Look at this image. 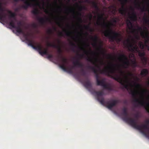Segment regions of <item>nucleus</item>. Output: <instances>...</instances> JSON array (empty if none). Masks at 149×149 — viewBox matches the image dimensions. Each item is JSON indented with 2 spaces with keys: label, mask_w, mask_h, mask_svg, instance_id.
Returning a JSON list of instances; mask_svg holds the SVG:
<instances>
[{
  "label": "nucleus",
  "mask_w": 149,
  "mask_h": 149,
  "mask_svg": "<svg viewBox=\"0 0 149 149\" xmlns=\"http://www.w3.org/2000/svg\"><path fill=\"white\" fill-rule=\"evenodd\" d=\"M93 7L95 9L98 10L99 9L98 7L97 4L95 2L92 1L91 2Z\"/></svg>",
  "instance_id": "31"
},
{
  "label": "nucleus",
  "mask_w": 149,
  "mask_h": 149,
  "mask_svg": "<svg viewBox=\"0 0 149 149\" xmlns=\"http://www.w3.org/2000/svg\"><path fill=\"white\" fill-rule=\"evenodd\" d=\"M139 45L140 48L142 49H143L145 46V45H144L143 43L141 42H139Z\"/></svg>",
  "instance_id": "32"
},
{
  "label": "nucleus",
  "mask_w": 149,
  "mask_h": 149,
  "mask_svg": "<svg viewBox=\"0 0 149 149\" xmlns=\"http://www.w3.org/2000/svg\"><path fill=\"white\" fill-rule=\"evenodd\" d=\"M127 26L128 28L130 30H132L133 31H140L141 32V33H143L144 34H145L146 31V30L145 29V27H144V30L143 31L142 28L141 27L138 26L137 29H135L134 28L132 22L130 20L127 19L126 20Z\"/></svg>",
  "instance_id": "9"
},
{
  "label": "nucleus",
  "mask_w": 149,
  "mask_h": 149,
  "mask_svg": "<svg viewBox=\"0 0 149 149\" xmlns=\"http://www.w3.org/2000/svg\"><path fill=\"white\" fill-rule=\"evenodd\" d=\"M92 93L97 96V100L101 104L106 106L110 109H111L118 103L119 101L116 100H112L109 101H104V98L102 97L104 94V92L102 91H94L92 92Z\"/></svg>",
  "instance_id": "3"
},
{
  "label": "nucleus",
  "mask_w": 149,
  "mask_h": 149,
  "mask_svg": "<svg viewBox=\"0 0 149 149\" xmlns=\"http://www.w3.org/2000/svg\"><path fill=\"white\" fill-rule=\"evenodd\" d=\"M113 22H114V23H116L117 22L116 18H113Z\"/></svg>",
  "instance_id": "52"
},
{
  "label": "nucleus",
  "mask_w": 149,
  "mask_h": 149,
  "mask_svg": "<svg viewBox=\"0 0 149 149\" xmlns=\"http://www.w3.org/2000/svg\"><path fill=\"white\" fill-rule=\"evenodd\" d=\"M79 49L81 50L84 51L85 54L87 55H88L89 51L86 50L84 48L82 47H79Z\"/></svg>",
  "instance_id": "38"
},
{
  "label": "nucleus",
  "mask_w": 149,
  "mask_h": 149,
  "mask_svg": "<svg viewBox=\"0 0 149 149\" xmlns=\"http://www.w3.org/2000/svg\"><path fill=\"white\" fill-rule=\"evenodd\" d=\"M143 20L145 23L149 25V19L147 17H143Z\"/></svg>",
  "instance_id": "35"
},
{
  "label": "nucleus",
  "mask_w": 149,
  "mask_h": 149,
  "mask_svg": "<svg viewBox=\"0 0 149 149\" xmlns=\"http://www.w3.org/2000/svg\"><path fill=\"white\" fill-rule=\"evenodd\" d=\"M8 13L10 14V21L12 20L10 19V18H13L15 21H16L17 20L15 18V15L14 13L8 10Z\"/></svg>",
  "instance_id": "25"
},
{
  "label": "nucleus",
  "mask_w": 149,
  "mask_h": 149,
  "mask_svg": "<svg viewBox=\"0 0 149 149\" xmlns=\"http://www.w3.org/2000/svg\"><path fill=\"white\" fill-rule=\"evenodd\" d=\"M129 57L130 58V57H133V58H134H134H135V57H134V54H132L131 55H130Z\"/></svg>",
  "instance_id": "51"
},
{
  "label": "nucleus",
  "mask_w": 149,
  "mask_h": 149,
  "mask_svg": "<svg viewBox=\"0 0 149 149\" xmlns=\"http://www.w3.org/2000/svg\"><path fill=\"white\" fill-rule=\"evenodd\" d=\"M33 27L34 28H36L37 27V25L36 24H33Z\"/></svg>",
  "instance_id": "59"
},
{
  "label": "nucleus",
  "mask_w": 149,
  "mask_h": 149,
  "mask_svg": "<svg viewBox=\"0 0 149 149\" xmlns=\"http://www.w3.org/2000/svg\"><path fill=\"white\" fill-rule=\"evenodd\" d=\"M70 45L72 47V50L74 51V48L76 47V45L75 43L72 42H70Z\"/></svg>",
  "instance_id": "39"
},
{
  "label": "nucleus",
  "mask_w": 149,
  "mask_h": 149,
  "mask_svg": "<svg viewBox=\"0 0 149 149\" xmlns=\"http://www.w3.org/2000/svg\"><path fill=\"white\" fill-rule=\"evenodd\" d=\"M78 19L79 20V21L80 22H82V19L80 17H79L78 18Z\"/></svg>",
  "instance_id": "58"
},
{
  "label": "nucleus",
  "mask_w": 149,
  "mask_h": 149,
  "mask_svg": "<svg viewBox=\"0 0 149 149\" xmlns=\"http://www.w3.org/2000/svg\"><path fill=\"white\" fill-rule=\"evenodd\" d=\"M131 122L132 127L140 131L146 136H148L149 134L145 130H149V119L145 121V124H142L140 125H137L136 122L134 119H131Z\"/></svg>",
  "instance_id": "4"
},
{
  "label": "nucleus",
  "mask_w": 149,
  "mask_h": 149,
  "mask_svg": "<svg viewBox=\"0 0 149 149\" xmlns=\"http://www.w3.org/2000/svg\"><path fill=\"white\" fill-rule=\"evenodd\" d=\"M89 52L92 54L96 56V57L93 59L91 57L88 56L87 60L93 64L96 65L97 67L99 69L101 73L107 74L117 81L122 85L125 88L128 89L129 88V85L126 84L129 82L128 77L125 75L124 72L120 68L119 65L110 63V66L101 70L100 67L96 64V63L98 61L97 56L99 55V53L93 52L91 49Z\"/></svg>",
  "instance_id": "1"
},
{
  "label": "nucleus",
  "mask_w": 149,
  "mask_h": 149,
  "mask_svg": "<svg viewBox=\"0 0 149 149\" xmlns=\"http://www.w3.org/2000/svg\"><path fill=\"white\" fill-rule=\"evenodd\" d=\"M48 46L49 47H53L56 48L57 47L56 45L54 44H53L51 43H48Z\"/></svg>",
  "instance_id": "42"
},
{
  "label": "nucleus",
  "mask_w": 149,
  "mask_h": 149,
  "mask_svg": "<svg viewBox=\"0 0 149 149\" xmlns=\"http://www.w3.org/2000/svg\"><path fill=\"white\" fill-rule=\"evenodd\" d=\"M130 9L132 11V15L129 17L130 19L133 21H136L137 19V17L136 13L134 11V8L131 7L130 8Z\"/></svg>",
  "instance_id": "17"
},
{
  "label": "nucleus",
  "mask_w": 149,
  "mask_h": 149,
  "mask_svg": "<svg viewBox=\"0 0 149 149\" xmlns=\"http://www.w3.org/2000/svg\"><path fill=\"white\" fill-rule=\"evenodd\" d=\"M31 13L35 15H38L39 14L38 10L36 8L32 10L31 11Z\"/></svg>",
  "instance_id": "33"
},
{
  "label": "nucleus",
  "mask_w": 149,
  "mask_h": 149,
  "mask_svg": "<svg viewBox=\"0 0 149 149\" xmlns=\"http://www.w3.org/2000/svg\"><path fill=\"white\" fill-rule=\"evenodd\" d=\"M91 39L93 41H94V42L92 44V45L93 47H97V42L98 40V38L97 36H95L94 37L91 36Z\"/></svg>",
  "instance_id": "20"
},
{
  "label": "nucleus",
  "mask_w": 149,
  "mask_h": 149,
  "mask_svg": "<svg viewBox=\"0 0 149 149\" xmlns=\"http://www.w3.org/2000/svg\"><path fill=\"white\" fill-rule=\"evenodd\" d=\"M128 75L129 76H133V74L132 73L129 72L128 73Z\"/></svg>",
  "instance_id": "49"
},
{
  "label": "nucleus",
  "mask_w": 149,
  "mask_h": 149,
  "mask_svg": "<svg viewBox=\"0 0 149 149\" xmlns=\"http://www.w3.org/2000/svg\"><path fill=\"white\" fill-rule=\"evenodd\" d=\"M141 60L143 64H146L147 63V58L144 56L141 58Z\"/></svg>",
  "instance_id": "29"
},
{
  "label": "nucleus",
  "mask_w": 149,
  "mask_h": 149,
  "mask_svg": "<svg viewBox=\"0 0 149 149\" xmlns=\"http://www.w3.org/2000/svg\"><path fill=\"white\" fill-rule=\"evenodd\" d=\"M37 19L42 25H44L46 21L50 23L51 22V19L48 18H46L45 19L44 18L38 17Z\"/></svg>",
  "instance_id": "16"
},
{
  "label": "nucleus",
  "mask_w": 149,
  "mask_h": 149,
  "mask_svg": "<svg viewBox=\"0 0 149 149\" xmlns=\"http://www.w3.org/2000/svg\"><path fill=\"white\" fill-rule=\"evenodd\" d=\"M77 55L79 56V58H81L83 57V55L78 54Z\"/></svg>",
  "instance_id": "46"
},
{
  "label": "nucleus",
  "mask_w": 149,
  "mask_h": 149,
  "mask_svg": "<svg viewBox=\"0 0 149 149\" xmlns=\"http://www.w3.org/2000/svg\"><path fill=\"white\" fill-rule=\"evenodd\" d=\"M84 27L85 29L91 32H93L94 31L90 27L89 25H84Z\"/></svg>",
  "instance_id": "27"
},
{
  "label": "nucleus",
  "mask_w": 149,
  "mask_h": 149,
  "mask_svg": "<svg viewBox=\"0 0 149 149\" xmlns=\"http://www.w3.org/2000/svg\"><path fill=\"white\" fill-rule=\"evenodd\" d=\"M73 63L75 66H77L81 68L84 67L83 64L80 62L79 58H77L76 61L73 62Z\"/></svg>",
  "instance_id": "21"
},
{
  "label": "nucleus",
  "mask_w": 149,
  "mask_h": 149,
  "mask_svg": "<svg viewBox=\"0 0 149 149\" xmlns=\"http://www.w3.org/2000/svg\"><path fill=\"white\" fill-rule=\"evenodd\" d=\"M137 53H138L139 56L141 58L145 56L146 53L143 50L141 51L139 50Z\"/></svg>",
  "instance_id": "26"
},
{
  "label": "nucleus",
  "mask_w": 149,
  "mask_h": 149,
  "mask_svg": "<svg viewBox=\"0 0 149 149\" xmlns=\"http://www.w3.org/2000/svg\"><path fill=\"white\" fill-rule=\"evenodd\" d=\"M129 85L130 86H131L133 87V86L131 83H130Z\"/></svg>",
  "instance_id": "64"
},
{
  "label": "nucleus",
  "mask_w": 149,
  "mask_h": 149,
  "mask_svg": "<svg viewBox=\"0 0 149 149\" xmlns=\"http://www.w3.org/2000/svg\"><path fill=\"white\" fill-rule=\"evenodd\" d=\"M57 59L62 62V64L60 66V67L64 71H67V68L65 67V64L68 63L67 59L64 58L62 56H59Z\"/></svg>",
  "instance_id": "13"
},
{
  "label": "nucleus",
  "mask_w": 149,
  "mask_h": 149,
  "mask_svg": "<svg viewBox=\"0 0 149 149\" xmlns=\"http://www.w3.org/2000/svg\"><path fill=\"white\" fill-rule=\"evenodd\" d=\"M145 46H146L148 48V49L149 51V44H146L145 45Z\"/></svg>",
  "instance_id": "55"
},
{
  "label": "nucleus",
  "mask_w": 149,
  "mask_h": 149,
  "mask_svg": "<svg viewBox=\"0 0 149 149\" xmlns=\"http://www.w3.org/2000/svg\"><path fill=\"white\" fill-rule=\"evenodd\" d=\"M137 92L136 91L131 89L130 94H131L134 99V102L138 103V105H141L144 106L146 107V109L147 111L149 113V108L147 107L149 106V102L147 103L144 100L143 97L141 100H140L139 99L136 98Z\"/></svg>",
  "instance_id": "5"
},
{
  "label": "nucleus",
  "mask_w": 149,
  "mask_h": 149,
  "mask_svg": "<svg viewBox=\"0 0 149 149\" xmlns=\"http://www.w3.org/2000/svg\"><path fill=\"white\" fill-rule=\"evenodd\" d=\"M97 49L98 51H101L102 54L104 55L106 54L103 51L101 46H100L97 48Z\"/></svg>",
  "instance_id": "37"
},
{
  "label": "nucleus",
  "mask_w": 149,
  "mask_h": 149,
  "mask_svg": "<svg viewBox=\"0 0 149 149\" xmlns=\"http://www.w3.org/2000/svg\"><path fill=\"white\" fill-rule=\"evenodd\" d=\"M122 114L125 117L124 119L126 122L129 123L131 126V120L134 119L128 117V114L127 111V109L125 107L123 108L122 109Z\"/></svg>",
  "instance_id": "12"
},
{
  "label": "nucleus",
  "mask_w": 149,
  "mask_h": 149,
  "mask_svg": "<svg viewBox=\"0 0 149 149\" xmlns=\"http://www.w3.org/2000/svg\"><path fill=\"white\" fill-rule=\"evenodd\" d=\"M132 40L133 42V43L131 42L130 39H128L127 40L128 49L130 51L135 53H137L139 50V48L136 44L135 41L133 39H132Z\"/></svg>",
  "instance_id": "8"
},
{
  "label": "nucleus",
  "mask_w": 149,
  "mask_h": 149,
  "mask_svg": "<svg viewBox=\"0 0 149 149\" xmlns=\"http://www.w3.org/2000/svg\"><path fill=\"white\" fill-rule=\"evenodd\" d=\"M4 10L2 6L1 3H0V20H2L3 19L6 18V15L4 14Z\"/></svg>",
  "instance_id": "18"
},
{
  "label": "nucleus",
  "mask_w": 149,
  "mask_h": 149,
  "mask_svg": "<svg viewBox=\"0 0 149 149\" xmlns=\"http://www.w3.org/2000/svg\"><path fill=\"white\" fill-rule=\"evenodd\" d=\"M89 18H90V19H91L92 17V15L91 13L89 15Z\"/></svg>",
  "instance_id": "56"
},
{
  "label": "nucleus",
  "mask_w": 149,
  "mask_h": 149,
  "mask_svg": "<svg viewBox=\"0 0 149 149\" xmlns=\"http://www.w3.org/2000/svg\"><path fill=\"white\" fill-rule=\"evenodd\" d=\"M120 1L122 2V4L123 5L122 6L121 8L119 9V13L122 15H125L127 12V9L125 7L124 3H127V0H120Z\"/></svg>",
  "instance_id": "14"
},
{
  "label": "nucleus",
  "mask_w": 149,
  "mask_h": 149,
  "mask_svg": "<svg viewBox=\"0 0 149 149\" xmlns=\"http://www.w3.org/2000/svg\"><path fill=\"white\" fill-rule=\"evenodd\" d=\"M100 64L101 65H103L104 64V63L103 61H100Z\"/></svg>",
  "instance_id": "53"
},
{
  "label": "nucleus",
  "mask_w": 149,
  "mask_h": 149,
  "mask_svg": "<svg viewBox=\"0 0 149 149\" xmlns=\"http://www.w3.org/2000/svg\"><path fill=\"white\" fill-rule=\"evenodd\" d=\"M77 6H78L79 10L80 11L78 12L77 13L78 15L80 16L81 15V13L80 12H81L83 10V6H79L77 4Z\"/></svg>",
  "instance_id": "30"
},
{
  "label": "nucleus",
  "mask_w": 149,
  "mask_h": 149,
  "mask_svg": "<svg viewBox=\"0 0 149 149\" xmlns=\"http://www.w3.org/2000/svg\"><path fill=\"white\" fill-rule=\"evenodd\" d=\"M148 92V90L147 89H145L142 91V92L143 93H145Z\"/></svg>",
  "instance_id": "48"
},
{
  "label": "nucleus",
  "mask_w": 149,
  "mask_h": 149,
  "mask_svg": "<svg viewBox=\"0 0 149 149\" xmlns=\"http://www.w3.org/2000/svg\"><path fill=\"white\" fill-rule=\"evenodd\" d=\"M52 30H51V29H49L48 31V32L49 33H52Z\"/></svg>",
  "instance_id": "63"
},
{
  "label": "nucleus",
  "mask_w": 149,
  "mask_h": 149,
  "mask_svg": "<svg viewBox=\"0 0 149 149\" xmlns=\"http://www.w3.org/2000/svg\"><path fill=\"white\" fill-rule=\"evenodd\" d=\"M139 117V114L138 113H137L135 114V119H134L136 121V123H137V120H138V119ZM136 124H137V123H136Z\"/></svg>",
  "instance_id": "40"
},
{
  "label": "nucleus",
  "mask_w": 149,
  "mask_h": 149,
  "mask_svg": "<svg viewBox=\"0 0 149 149\" xmlns=\"http://www.w3.org/2000/svg\"><path fill=\"white\" fill-rule=\"evenodd\" d=\"M98 21L97 22V24L98 25L108 28L103 32L104 36L108 38L112 42L116 41L118 43L120 42L121 40V38H120V34L117 32L113 31L110 28L109 24L105 22L103 17V14L100 15L98 13Z\"/></svg>",
  "instance_id": "2"
},
{
  "label": "nucleus",
  "mask_w": 149,
  "mask_h": 149,
  "mask_svg": "<svg viewBox=\"0 0 149 149\" xmlns=\"http://www.w3.org/2000/svg\"><path fill=\"white\" fill-rule=\"evenodd\" d=\"M59 36H63V33L61 32H60L59 33Z\"/></svg>",
  "instance_id": "50"
},
{
  "label": "nucleus",
  "mask_w": 149,
  "mask_h": 149,
  "mask_svg": "<svg viewBox=\"0 0 149 149\" xmlns=\"http://www.w3.org/2000/svg\"><path fill=\"white\" fill-rule=\"evenodd\" d=\"M96 81L97 85L102 86L104 89L109 91L112 90V88L110 86L106 84L104 79H103L101 80H100L98 75H97Z\"/></svg>",
  "instance_id": "10"
},
{
  "label": "nucleus",
  "mask_w": 149,
  "mask_h": 149,
  "mask_svg": "<svg viewBox=\"0 0 149 149\" xmlns=\"http://www.w3.org/2000/svg\"><path fill=\"white\" fill-rule=\"evenodd\" d=\"M17 26H15V22L13 20H11L9 23V26L11 27L12 28L15 29H16V31L17 32L19 33H21L23 34L24 37L25 38V40H26V36H27V38L28 39H29V37L30 36V34L29 33L26 34L23 31V29L21 28L22 26V24L21 22L19 21L17 23Z\"/></svg>",
  "instance_id": "6"
},
{
  "label": "nucleus",
  "mask_w": 149,
  "mask_h": 149,
  "mask_svg": "<svg viewBox=\"0 0 149 149\" xmlns=\"http://www.w3.org/2000/svg\"><path fill=\"white\" fill-rule=\"evenodd\" d=\"M108 55L109 56V58H112V57L111 56V55L110 54H108Z\"/></svg>",
  "instance_id": "60"
},
{
  "label": "nucleus",
  "mask_w": 149,
  "mask_h": 149,
  "mask_svg": "<svg viewBox=\"0 0 149 149\" xmlns=\"http://www.w3.org/2000/svg\"><path fill=\"white\" fill-rule=\"evenodd\" d=\"M47 55L48 56L47 58H52L53 56L52 55L49 54H47Z\"/></svg>",
  "instance_id": "44"
},
{
  "label": "nucleus",
  "mask_w": 149,
  "mask_h": 149,
  "mask_svg": "<svg viewBox=\"0 0 149 149\" xmlns=\"http://www.w3.org/2000/svg\"><path fill=\"white\" fill-rule=\"evenodd\" d=\"M81 74L82 75L85 76L86 74V72L84 69L82 68L81 70Z\"/></svg>",
  "instance_id": "41"
},
{
  "label": "nucleus",
  "mask_w": 149,
  "mask_h": 149,
  "mask_svg": "<svg viewBox=\"0 0 149 149\" xmlns=\"http://www.w3.org/2000/svg\"><path fill=\"white\" fill-rule=\"evenodd\" d=\"M67 68V71H66V72H68L69 73H71V74H72L73 73V71L72 70L71 68Z\"/></svg>",
  "instance_id": "43"
},
{
  "label": "nucleus",
  "mask_w": 149,
  "mask_h": 149,
  "mask_svg": "<svg viewBox=\"0 0 149 149\" xmlns=\"http://www.w3.org/2000/svg\"><path fill=\"white\" fill-rule=\"evenodd\" d=\"M135 79L136 80V81H138L139 80V79L137 77H135Z\"/></svg>",
  "instance_id": "54"
},
{
  "label": "nucleus",
  "mask_w": 149,
  "mask_h": 149,
  "mask_svg": "<svg viewBox=\"0 0 149 149\" xmlns=\"http://www.w3.org/2000/svg\"><path fill=\"white\" fill-rule=\"evenodd\" d=\"M83 7H84L83 8V10H86V8L85 6H83Z\"/></svg>",
  "instance_id": "62"
},
{
  "label": "nucleus",
  "mask_w": 149,
  "mask_h": 149,
  "mask_svg": "<svg viewBox=\"0 0 149 149\" xmlns=\"http://www.w3.org/2000/svg\"><path fill=\"white\" fill-rule=\"evenodd\" d=\"M120 58L124 59L123 64L122 65V66L124 68H127L130 65V61L127 57L123 54H120Z\"/></svg>",
  "instance_id": "11"
},
{
  "label": "nucleus",
  "mask_w": 149,
  "mask_h": 149,
  "mask_svg": "<svg viewBox=\"0 0 149 149\" xmlns=\"http://www.w3.org/2000/svg\"><path fill=\"white\" fill-rule=\"evenodd\" d=\"M148 71L147 69H142L140 73V74L143 77H145L148 74Z\"/></svg>",
  "instance_id": "24"
},
{
  "label": "nucleus",
  "mask_w": 149,
  "mask_h": 149,
  "mask_svg": "<svg viewBox=\"0 0 149 149\" xmlns=\"http://www.w3.org/2000/svg\"><path fill=\"white\" fill-rule=\"evenodd\" d=\"M84 85L85 87L89 91H91V89L92 88V84L90 81L88 79H87L86 81L84 82Z\"/></svg>",
  "instance_id": "19"
},
{
  "label": "nucleus",
  "mask_w": 149,
  "mask_h": 149,
  "mask_svg": "<svg viewBox=\"0 0 149 149\" xmlns=\"http://www.w3.org/2000/svg\"><path fill=\"white\" fill-rule=\"evenodd\" d=\"M56 23L59 26H61V24L60 22H57Z\"/></svg>",
  "instance_id": "57"
},
{
  "label": "nucleus",
  "mask_w": 149,
  "mask_h": 149,
  "mask_svg": "<svg viewBox=\"0 0 149 149\" xmlns=\"http://www.w3.org/2000/svg\"><path fill=\"white\" fill-rule=\"evenodd\" d=\"M65 33V35L68 37H71V36L72 32L70 31H66L64 29L63 31Z\"/></svg>",
  "instance_id": "28"
},
{
  "label": "nucleus",
  "mask_w": 149,
  "mask_h": 149,
  "mask_svg": "<svg viewBox=\"0 0 149 149\" xmlns=\"http://www.w3.org/2000/svg\"><path fill=\"white\" fill-rule=\"evenodd\" d=\"M130 61L132 63V66L133 68H135L138 66V65L135 58H134V60L131 59Z\"/></svg>",
  "instance_id": "23"
},
{
  "label": "nucleus",
  "mask_w": 149,
  "mask_h": 149,
  "mask_svg": "<svg viewBox=\"0 0 149 149\" xmlns=\"http://www.w3.org/2000/svg\"><path fill=\"white\" fill-rule=\"evenodd\" d=\"M87 68L88 69L91 70L96 74L95 77L96 78V76L97 75H98V71L94 67L90 65H88L87 66Z\"/></svg>",
  "instance_id": "22"
},
{
  "label": "nucleus",
  "mask_w": 149,
  "mask_h": 149,
  "mask_svg": "<svg viewBox=\"0 0 149 149\" xmlns=\"http://www.w3.org/2000/svg\"><path fill=\"white\" fill-rule=\"evenodd\" d=\"M132 82L134 83V85L136 88H141V86L140 84L137 83L136 82L134 81H132Z\"/></svg>",
  "instance_id": "34"
},
{
  "label": "nucleus",
  "mask_w": 149,
  "mask_h": 149,
  "mask_svg": "<svg viewBox=\"0 0 149 149\" xmlns=\"http://www.w3.org/2000/svg\"><path fill=\"white\" fill-rule=\"evenodd\" d=\"M86 2L89 3H90L91 2L89 0H86Z\"/></svg>",
  "instance_id": "61"
},
{
  "label": "nucleus",
  "mask_w": 149,
  "mask_h": 149,
  "mask_svg": "<svg viewBox=\"0 0 149 149\" xmlns=\"http://www.w3.org/2000/svg\"><path fill=\"white\" fill-rule=\"evenodd\" d=\"M145 29L146 30L145 34H144L143 33H141V36L143 38L145 39V45L146 44H149V33L146 27H145Z\"/></svg>",
  "instance_id": "15"
},
{
  "label": "nucleus",
  "mask_w": 149,
  "mask_h": 149,
  "mask_svg": "<svg viewBox=\"0 0 149 149\" xmlns=\"http://www.w3.org/2000/svg\"><path fill=\"white\" fill-rule=\"evenodd\" d=\"M140 8L142 12L146 10V8L144 6H143V8Z\"/></svg>",
  "instance_id": "47"
},
{
  "label": "nucleus",
  "mask_w": 149,
  "mask_h": 149,
  "mask_svg": "<svg viewBox=\"0 0 149 149\" xmlns=\"http://www.w3.org/2000/svg\"><path fill=\"white\" fill-rule=\"evenodd\" d=\"M58 52L59 53V54L57 58H59V56L60 57V56H62V51L61 48L59 46H58Z\"/></svg>",
  "instance_id": "36"
},
{
  "label": "nucleus",
  "mask_w": 149,
  "mask_h": 149,
  "mask_svg": "<svg viewBox=\"0 0 149 149\" xmlns=\"http://www.w3.org/2000/svg\"><path fill=\"white\" fill-rule=\"evenodd\" d=\"M26 36V41L28 43V45L31 46L33 48L35 49L38 51L39 53L42 55H47L49 53L47 49H45L44 50H42V47L40 45H38L37 46H35L34 44V41L33 40H30V39H28L27 38V36Z\"/></svg>",
  "instance_id": "7"
},
{
  "label": "nucleus",
  "mask_w": 149,
  "mask_h": 149,
  "mask_svg": "<svg viewBox=\"0 0 149 149\" xmlns=\"http://www.w3.org/2000/svg\"><path fill=\"white\" fill-rule=\"evenodd\" d=\"M65 10L66 11H68V10H70V11H72L73 12V13H74V10L73 9L71 10V9H70L69 8H66V9Z\"/></svg>",
  "instance_id": "45"
}]
</instances>
